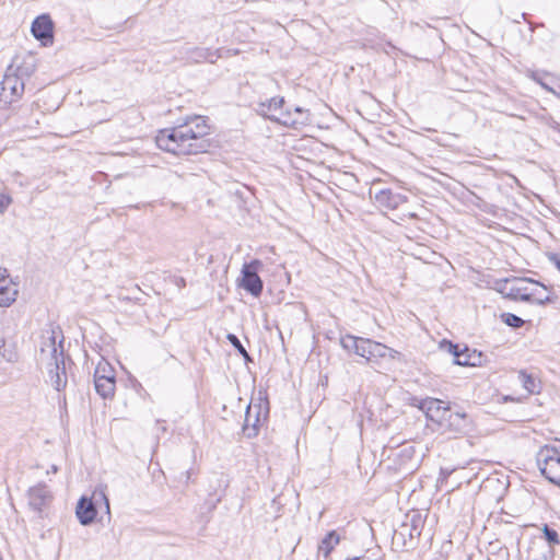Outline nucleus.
<instances>
[{"instance_id": "f257e3e1", "label": "nucleus", "mask_w": 560, "mask_h": 560, "mask_svg": "<svg viewBox=\"0 0 560 560\" xmlns=\"http://www.w3.org/2000/svg\"><path fill=\"white\" fill-rule=\"evenodd\" d=\"M209 133V126L203 117L188 118L183 125L159 132L156 145L174 154H192L203 150L202 139Z\"/></svg>"}, {"instance_id": "f03ea898", "label": "nucleus", "mask_w": 560, "mask_h": 560, "mask_svg": "<svg viewBox=\"0 0 560 560\" xmlns=\"http://www.w3.org/2000/svg\"><path fill=\"white\" fill-rule=\"evenodd\" d=\"M54 329L46 331L42 337L39 362L47 370L51 385L60 390L66 386L63 350L57 345Z\"/></svg>"}, {"instance_id": "7ed1b4c3", "label": "nucleus", "mask_w": 560, "mask_h": 560, "mask_svg": "<svg viewBox=\"0 0 560 560\" xmlns=\"http://www.w3.org/2000/svg\"><path fill=\"white\" fill-rule=\"evenodd\" d=\"M340 345L345 350L364 358L368 362L404 360V355L399 351L368 338L346 335L340 338Z\"/></svg>"}, {"instance_id": "20e7f679", "label": "nucleus", "mask_w": 560, "mask_h": 560, "mask_svg": "<svg viewBox=\"0 0 560 560\" xmlns=\"http://www.w3.org/2000/svg\"><path fill=\"white\" fill-rule=\"evenodd\" d=\"M35 63L33 57L24 58L21 63L15 59L10 65L0 83V102L3 104H12L16 102L24 92L23 77H28L33 73Z\"/></svg>"}, {"instance_id": "39448f33", "label": "nucleus", "mask_w": 560, "mask_h": 560, "mask_svg": "<svg viewBox=\"0 0 560 560\" xmlns=\"http://www.w3.org/2000/svg\"><path fill=\"white\" fill-rule=\"evenodd\" d=\"M420 409L424 411L429 420L435 422L443 431H459V422L464 420V416L451 412L448 406L440 399H424L420 405Z\"/></svg>"}, {"instance_id": "423d86ee", "label": "nucleus", "mask_w": 560, "mask_h": 560, "mask_svg": "<svg viewBox=\"0 0 560 560\" xmlns=\"http://www.w3.org/2000/svg\"><path fill=\"white\" fill-rule=\"evenodd\" d=\"M283 103V97H273L269 100L267 104L261 103L260 112L270 119L295 129L308 122V113L301 107H295V112L301 116L299 119L291 118V112L289 110L281 113L280 116H278L277 112L282 107Z\"/></svg>"}, {"instance_id": "0eeeda50", "label": "nucleus", "mask_w": 560, "mask_h": 560, "mask_svg": "<svg viewBox=\"0 0 560 560\" xmlns=\"http://www.w3.org/2000/svg\"><path fill=\"white\" fill-rule=\"evenodd\" d=\"M103 503L107 514L110 513L109 501L105 489L97 488L91 498L82 497L75 508V514L79 522L86 526L94 522L96 517V505Z\"/></svg>"}, {"instance_id": "6e6552de", "label": "nucleus", "mask_w": 560, "mask_h": 560, "mask_svg": "<svg viewBox=\"0 0 560 560\" xmlns=\"http://www.w3.org/2000/svg\"><path fill=\"white\" fill-rule=\"evenodd\" d=\"M540 472L552 483L560 486V452L552 446H544L537 453Z\"/></svg>"}, {"instance_id": "1a4fd4ad", "label": "nucleus", "mask_w": 560, "mask_h": 560, "mask_svg": "<svg viewBox=\"0 0 560 560\" xmlns=\"http://www.w3.org/2000/svg\"><path fill=\"white\" fill-rule=\"evenodd\" d=\"M268 416L267 402L261 398L252 401L246 409L244 420V431L247 436H255L258 431V427L264 423Z\"/></svg>"}, {"instance_id": "9d476101", "label": "nucleus", "mask_w": 560, "mask_h": 560, "mask_svg": "<svg viewBox=\"0 0 560 560\" xmlns=\"http://www.w3.org/2000/svg\"><path fill=\"white\" fill-rule=\"evenodd\" d=\"M31 32L44 46L52 44L54 23L48 14L37 16L32 24Z\"/></svg>"}, {"instance_id": "9b49d317", "label": "nucleus", "mask_w": 560, "mask_h": 560, "mask_svg": "<svg viewBox=\"0 0 560 560\" xmlns=\"http://www.w3.org/2000/svg\"><path fill=\"white\" fill-rule=\"evenodd\" d=\"M534 280L528 278H513L504 283V291L509 298L514 300L527 301L530 287Z\"/></svg>"}, {"instance_id": "f8f14e48", "label": "nucleus", "mask_w": 560, "mask_h": 560, "mask_svg": "<svg viewBox=\"0 0 560 560\" xmlns=\"http://www.w3.org/2000/svg\"><path fill=\"white\" fill-rule=\"evenodd\" d=\"M51 501V493L46 485L38 483L28 490V504L36 511H40Z\"/></svg>"}, {"instance_id": "ddd939ff", "label": "nucleus", "mask_w": 560, "mask_h": 560, "mask_svg": "<svg viewBox=\"0 0 560 560\" xmlns=\"http://www.w3.org/2000/svg\"><path fill=\"white\" fill-rule=\"evenodd\" d=\"M241 285L254 296L260 295L262 291V281L257 273L242 269Z\"/></svg>"}, {"instance_id": "4468645a", "label": "nucleus", "mask_w": 560, "mask_h": 560, "mask_svg": "<svg viewBox=\"0 0 560 560\" xmlns=\"http://www.w3.org/2000/svg\"><path fill=\"white\" fill-rule=\"evenodd\" d=\"M18 293L16 284L12 280L0 282V306H10L16 300Z\"/></svg>"}, {"instance_id": "2eb2a0df", "label": "nucleus", "mask_w": 560, "mask_h": 560, "mask_svg": "<svg viewBox=\"0 0 560 560\" xmlns=\"http://www.w3.org/2000/svg\"><path fill=\"white\" fill-rule=\"evenodd\" d=\"M546 291L547 289L544 284L534 281V285L529 289L528 300L526 302H534L540 305L547 303L550 299Z\"/></svg>"}, {"instance_id": "dca6fc26", "label": "nucleus", "mask_w": 560, "mask_h": 560, "mask_svg": "<svg viewBox=\"0 0 560 560\" xmlns=\"http://www.w3.org/2000/svg\"><path fill=\"white\" fill-rule=\"evenodd\" d=\"M339 535L335 530H331L320 541L318 546V551L323 553L325 558H328V556L334 550V548L339 544Z\"/></svg>"}, {"instance_id": "f3484780", "label": "nucleus", "mask_w": 560, "mask_h": 560, "mask_svg": "<svg viewBox=\"0 0 560 560\" xmlns=\"http://www.w3.org/2000/svg\"><path fill=\"white\" fill-rule=\"evenodd\" d=\"M95 389L103 397H112L115 393V378H94Z\"/></svg>"}, {"instance_id": "a211bd4d", "label": "nucleus", "mask_w": 560, "mask_h": 560, "mask_svg": "<svg viewBox=\"0 0 560 560\" xmlns=\"http://www.w3.org/2000/svg\"><path fill=\"white\" fill-rule=\"evenodd\" d=\"M94 378H115V371L106 361H101L96 365Z\"/></svg>"}, {"instance_id": "6ab92c4d", "label": "nucleus", "mask_w": 560, "mask_h": 560, "mask_svg": "<svg viewBox=\"0 0 560 560\" xmlns=\"http://www.w3.org/2000/svg\"><path fill=\"white\" fill-rule=\"evenodd\" d=\"M375 200L389 208L396 207V201L393 200L392 194L389 190H381L380 192L375 194Z\"/></svg>"}, {"instance_id": "aec40b11", "label": "nucleus", "mask_w": 560, "mask_h": 560, "mask_svg": "<svg viewBox=\"0 0 560 560\" xmlns=\"http://www.w3.org/2000/svg\"><path fill=\"white\" fill-rule=\"evenodd\" d=\"M520 380L523 384V387L529 393V394H533L536 392L537 389V384H536V381L534 377H532L530 375L524 373V372H521L520 373Z\"/></svg>"}, {"instance_id": "412c9836", "label": "nucleus", "mask_w": 560, "mask_h": 560, "mask_svg": "<svg viewBox=\"0 0 560 560\" xmlns=\"http://www.w3.org/2000/svg\"><path fill=\"white\" fill-rule=\"evenodd\" d=\"M450 349L453 350L454 357H455V364L458 365H476L475 362H471L464 355L463 353L457 352V346H453L452 343L448 345Z\"/></svg>"}, {"instance_id": "4be33fe9", "label": "nucleus", "mask_w": 560, "mask_h": 560, "mask_svg": "<svg viewBox=\"0 0 560 560\" xmlns=\"http://www.w3.org/2000/svg\"><path fill=\"white\" fill-rule=\"evenodd\" d=\"M502 317L504 323L511 327L518 328L524 324V320L521 317L511 313L503 314Z\"/></svg>"}, {"instance_id": "5701e85b", "label": "nucleus", "mask_w": 560, "mask_h": 560, "mask_svg": "<svg viewBox=\"0 0 560 560\" xmlns=\"http://www.w3.org/2000/svg\"><path fill=\"white\" fill-rule=\"evenodd\" d=\"M542 532L545 534L546 539L550 545L559 544V537L556 530L550 529L547 525L544 526Z\"/></svg>"}, {"instance_id": "b1692460", "label": "nucleus", "mask_w": 560, "mask_h": 560, "mask_svg": "<svg viewBox=\"0 0 560 560\" xmlns=\"http://www.w3.org/2000/svg\"><path fill=\"white\" fill-rule=\"evenodd\" d=\"M228 340L238 350V352L241 354H243L246 359H248V353L247 351L245 350V348L242 346V343L240 342L238 338L233 335V334H229L228 335Z\"/></svg>"}, {"instance_id": "393cba45", "label": "nucleus", "mask_w": 560, "mask_h": 560, "mask_svg": "<svg viewBox=\"0 0 560 560\" xmlns=\"http://www.w3.org/2000/svg\"><path fill=\"white\" fill-rule=\"evenodd\" d=\"M12 198L3 192H0V213H3L11 205Z\"/></svg>"}, {"instance_id": "a878e982", "label": "nucleus", "mask_w": 560, "mask_h": 560, "mask_svg": "<svg viewBox=\"0 0 560 560\" xmlns=\"http://www.w3.org/2000/svg\"><path fill=\"white\" fill-rule=\"evenodd\" d=\"M261 266H262L261 261L258 259H255V260L250 261L249 264H245L242 269L257 273V271L260 269Z\"/></svg>"}, {"instance_id": "bb28decb", "label": "nucleus", "mask_w": 560, "mask_h": 560, "mask_svg": "<svg viewBox=\"0 0 560 560\" xmlns=\"http://www.w3.org/2000/svg\"><path fill=\"white\" fill-rule=\"evenodd\" d=\"M5 280H11L9 277L8 270L0 268V282L4 283Z\"/></svg>"}, {"instance_id": "cd10ccee", "label": "nucleus", "mask_w": 560, "mask_h": 560, "mask_svg": "<svg viewBox=\"0 0 560 560\" xmlns=\"http://www.w3.org/2000/svg\"><path fill=\"white\" fill-rule=\"evenodd\" d=\"M291 118L299 119V118H301V116L294 109L293 113H291Z\"/></svg>"}, {"instance_id": "c85d7f7f", "label": "nucleus", "mask_w": 560, "mask_h": 560, "mask_svg": "<svg viewBox=\"0 0 560 560\" xmlns=\"http://www.w3.org/2000/svg\"><path fill=\"white\" fill-rule=\"evenodd\" d=\"M556 266L560 270V257L556 258Z\"/></svg>"}, {"instance_id": "c756f323", "label": "nucleus", "mask_w": 560, "mask_h": 560, "mask_svg": "<svg viewBox=\"0 0 560 560\" xmlns=\"http://www.w3.org/2000/svg\"><path fill=\"white\" fill-rule=\"evenodd\" d=\"M540 84H541L542 88H545L546 90L550 91V89L546 84H544V83H540Z\"/></svg>"}]
</instances>
